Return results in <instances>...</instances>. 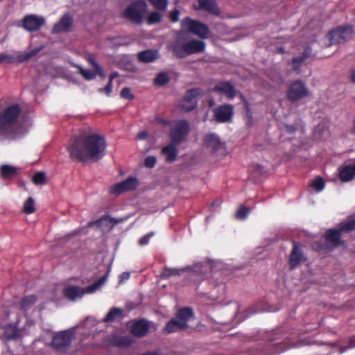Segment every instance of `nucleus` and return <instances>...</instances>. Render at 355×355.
Here are the masks:
<instances>
[{
  "instance_id": "nucleus-1",
  "label": "nucleus",
  "mask_w": 355,
  "mask_h": 355,
  "mask_svg": "<svg viewBox=\"0 0 355 355\" xmlns=\"http://www.w3.org/2000/svg\"><path fill=\"white\" fill-rule=\"evenodd\" d=\"M105 149L104 137L94 132L83 134L78 138L72 139L68 147L71 157L83 162L101 159Z\"/></svg>"
},
{
  "instance_id": "nucleus-2",
  "label": "nucleus",
  "mask_w": 355,
  "mask_h": 355,
  "mask_svg": "<svg viewBox=\"0 0 355 355\" xmlns=\"http://www.w3.org/2000/svg\"><path fill=\"white\" fill-rule=\"evenodd\" d=\"M21 111L18 103L8 105L0 111V135L14 137L27 131L19 122Z\"/></svg>"
},
{
  "instance_id": "nucleus-3",
  "label": "nucleus",
  "mask_w": 355,
  "mask_h": 355,
  "mask_svg": "<svg viewBox=\"0 0 355 355\" xmlns=\"http://www.w3.org/2000/svg\"><path fill=\"white\" fill-rule=\"evenodd\" d=\"M185 33L181 32L178 34V38L172 45L173 53L179 58H183L186 55L198 53L204 51L205 43L203 41L192 40L184 43L183 39Z\"/></svg>"
},
{
  "instance_id": "nucleus-4",
  "label": "nucleus",
  "mask_w": 355,
  "mask_h": 355,
  "mask_svg": "<svg viewBox=\"0 0 355 355\" xmlns=\"http://www.w3.org/2000/svg\"><path fill=\"white\" fill-rule=\"evenodd\" d=\"M193 317V312L189 308L182 309L176 314V317L167 322L165 331L173 333L188 327V322Z\"/></svg>"
},
{
  "instance_id": "nucleus-5",
  "label": "nucleus",
  "mask_w": 355,
  "mask_h": 355,
  "mask_svg": "<svg viewBox=\"0 0 355 355\" xmlns=\"http://www.w3.org/2000/svg\"><path fill=\"white\" fill-rule=\"evenodd\" d=\"M107 275H104L97 282L86 288L69 286L63 290L64 295L71 301L80 299L85 294H91L98 290L105 282Z\"/></svg>"
},
{
  "instance_id": "nucleus-6",
  "label": "nucleus",
  "mask_w": 355,
  "mask_h": 355,
  "mask_svg": "<svg viewBox=\"0 0 355 355\" xmlns=\"http://www.w3.org/2000/svg\"><path fill=\"white\" fill-rule=\"evenodd\" d=\"M191 130L190 125L186 120H178L171 126L169 137L172 141L176 144L182 143Z\"/></svg>"
},
{
  "instance_id": "nucleus-7",
  "label": "nucleus",
  "mask_w": 355,
  "mask_h": 355,
  "mask_svg": "<svg viewBox=\"0 0 355 355\" xmlns=\"http://www.w3.org/2000/svg\"><path fill=\"white\" fill-rule=\"evenodd\" d=\"M147 11V4L144 0L131 3L124 11V17L135 23H140Z\"/></svg>"
},
{
  "instance_id": "nucleus-8",
  "label": "nucleus",
  "mask_w": 355,
  "mask_h": 355,
  "mask_svg": "<svg viewBox=\"0 0 355 355\" xmlns=\"http://www.w3.org/2000/svg\"><path fill=\"white\" fill-rule=\"evenodd\" d=\"M355 35L354 28L351 26L337 28L331 31L327 37L330 45L344 43L351 40Z\"/></svg>"
},
{
  "instance_id": "nucleus-9",
  "label": "nucleus",
  "mask_w": 355,
  "mask_h": 355,
  "mask_svg": "<svg viewBox=\"0 0 355 355\" xmlns=\"http://www.w3.org/2000/svg\"><path fill=\"white\" fill-rule=\"evenodd\" d=\"M182 27L184 31L192 33L202 39L209 37V30L207 25L189 17L182 20Z\"/></svg>"
},
{
  "instance_id": "nucleus-10",
  "label": "nucleus",
  "mask_w": 355,
  "mask_h": 355,
  "mask_svg": "<svg viewBox=\"0 0 355 355\" xmlns=\"http://www.w3.org/2000/svg\"><path fill=\"white\" fill-rule=\"evenodd\" d=\"M202 94V89L199 88L189 90L179 103L180 110L187 112L193 110L197 105V98Z\"/></svg>"
},
{
  "instance_id": "nucleus-11",
  "label": "nucleus",
  "mask_w": 355,
  "mask_h": 355,
  "mask_svg": "<svg viewBox=\"0 0 355 355\" xmlns=\"http://www.w3.org/2000/svg\"><path fill=\"white\" fill-rule=\"evenodd\" d=\"M355 230V219L340 224L339 229H330L327 231L325 237L329 243L336 244L340 239V233L342 232H349Z\"/></svg>"
},
{
  "instance_id": "nucleus-12",
  "label": "nucleus",
  "mask_w": 355,
  "mask_h": 355,
  "mask_svg": "<svg viewBox=\"0 0 355 355\" xmlns=\"http://www.w3.org/2000/svg\"><path fill=\"white\" fill-rule=\"evenodd\" d=\"M308 94L309 91L304 83L302 81H296L291 85L288 92V98L292 101H295L306 96Z\"/></svg>"
},
{
  "instance_id": "nucleus-13",
  "label": "nucleus",
  "mask_w": 355,
  "mask_h": 355,
  "mask_svg": "<svg viewBox=\"0 0 355 355\" xmlns=\"http://www.w3.org/2000/svg\"><path fill=\"white\" fill-rule=\"evenodd\" d=\"M45 18L35 15L26 16L22 20V27L28 31H34L45 24Z\"/></svg>"
},
{
  "instance_id": "nucleus-14",
  "label": "nucleus",
  "mask_w": 355,
  "mask_h": 355,
  "mask_svg": "<svg viewBox=\"0 0 355 355\" xmlns=\"http://www.w3.org/2000/svg\"><path fill=\"white\" fill-rule=\"evenodd\" d=\"M233 114V106L230 105L219 106L214 110L215 119L219 123L230 121L232 119Z\"/></svg>"
},
{
  "instance_id": "nucleus-15",
  "label": "nucleus",
  "mask_w": 355,
  "mask_h": 355,
  "mask_svg": "<svg viewBox=\"0 0 355 355\" xmlns=\"http://www.w3.org/2000/svg\"><path fill=\"white\" fill-rule=\"evenodd\" d=\"M73 334L70 331H64L55 335L52 340V346L60 349L69 346L71 342Z\"/></svg>"
},
{
  "instance_id": "nucleus-16",
  "label": "nucleus",
  "mask_w": 355,
  "mask_h": 355,
  "mask_svg": "<svg viewBox=\"0 0 355 355\" xmlns=\"http://www.w3.org/2000/svg\"><path fill=\"white\" fill-rule=\"evenodd\" d=\"M137 186V180L135 178H130L123 182L113 185L110 192L114 194H120L123 192L135 189Z\"/></svg>"
},
{
  "instance_id": "nucleus-17",
  "label": "nucleus",
  "mask_w": 355,
  "mask_h": 355,
  "mask_svg": "<svg viewBox=\"0 0 355 355\" xmlns=\"http://www.w3.org/2000/svg\"><path fill=\"white\" fill-rule=\"evenodd\" d=\"M211 267L210 262H205L204 264L198 263L193 265L192 268H188L189 270L190 275L194 276L193 280L198 281L205 277L207 273Z\"/></svg>"
},
{
  "instance_id": "nucleus-18",
  "label": "nucleus",
  "mask_w": 355,
  "mask_h": 355,
  "mask_svg": "<svg viewBox=\"0 0 355 355\" xmlns=\"http://www.w3.org/2000/svg\"><path fill=\"white\" fill-rule=\"evenodd\" d=\"M214 91L229 99L234 98L237 94L234 86L228 82L219 83L216 85Z\"/></svg>"
},
{
  "instance_id": "nucleus-19",
  "label": "nucleus",
  "mask_w": 355,
  "mask_h": 355,
  "mask_svg": "<svg viewBox=\"0 0 355 355\" xmlns=\"http://www.w3.org/2000/svg\"><path fill=\"white\" fill-rule=\"evenodd\" d=\"M355 175V161L352 164H344L338 169V176L343 182L353 180Z\"/></svg>"
},
{
  "instance_id": "nucleus-20",
  "label": "nucleus",
  "mask_w": 355,
  "mask_h": 355,
  "mask_svg": "<svg viewBox=\"0 0 355 355\" xmlns=\"http://www.w3.org/2000/svg\"><path fill=\"white\" fill-rule=\"evenodd\" d=\"M180 144H176L171 141L170 144L162 149V153L167 162H172L176 159L178 155V146Z\"/></svg>"
},
{
  "instance_id": "nucleus-21",
  "label": "nucleus",
  "mask_w": 355,
  "mask_h": 355,
  "mask_svg": "<svg viewBox=\"0 0 355 355\" xmlns=\"http://www.w3.org/2000/svg\"><path fill=\"white\" fill-rule=\"evenodd\" d=\"M72 24V18L68 15L65 14L60 20L54 25L52 32L53 33H58L62 32L68 31Z\"/></svg>"
},
{
  "instance_id": "nucleus-22",
  "label": "nucleus",
  "mask_w": 355,
  "mask_h": 355,
  "mask_svg": "<svg viewBox=\"0 0 355 355\" xmlns=\"http://www.w3.org/2000/svg\"><path fill=\"white\" fill-rule=\"evenodd\" d=\"M203 142L206 147L211 149L213 151L218 150L223 145L219 137L214 133H210L205 135Z\"/></svg>"
},
{
  "instance_id": "nucleus-23",
  "label": "nucleus",
  "mask_w": 355,
  "mask_h": 355,
  "mask_svg": "<svg viewBox=\"0 0 355 355\" xmlns=\"http://www.w3.org/2000/svg\"><path fill=\"white\" fill-rule=\"evenodd\" d=\"M148 324L146 320H140L135 322L132 327V333L137 336H144L148 331Z\"/></svg>"
},
{
  "instance_id": "nucleus-24",
  "label": "nucleus",
  "mask_w": 355,
  "mask_h": 355,
  "mask_svg": "<svg viewBox=\"0 0 355 355\" xmlns=\"http://www.w3.org/2000/svg\"><path fill=\"white\" fill-rule=\"evenodd\" d=\"M303 254L299 248L295 244L293 245V251L290 256V267L292 269L295 268L303 260Z\"/></svg>"
},
{
  "instance_id": "nucleus-25",
  "label": "nucleus",
  "mask_w": 355,
  "mask_h": 355,
  "mask_svg": "<svg viewBox=\"0 0 355 355\" xmlns=\"http://www.w3.org/2000/svg\"><path fill=\"white\" fill-rule=\"evenodd\" d=\"M159 58V53L156 50H146L138 54L139 60L142 62H152Z\"/></svg>"
},
{
  "instance_id": "nucleus-26",
  "label": "nucleus",
  "mask_w": 355,
  "mask_h": 355,
  "mask_svg": "<svg viewBox=\"0 0 355 355\" xmlns=\"http://www.w3.org/2000/svg\"><path fill=\"white\" fill-rule=\"evenodd\" d=\"M36 302V297L35 295H27L20 300L16 305L20 311L25 312L26 310L32 307Z\"/></svg>"
},
{
  "instance_id": "nucleus-27",
  "label": "nucleus",
  "mask_w": 355,
  "mask_h": 355,
  "mask_svg": "<svg viewBox=\"0 0 355 355\" xmlns=\"http://www.w3.org/2000/svg\"><path fill=\"white\" fill-rule=\"evenodd\" d=\"M200 8L214 15H218L219 10L214 0H198Z\"/></svg>"
},
{
  "instance_id": "nucleus-28",
  "label": "nucleus",
  "mask_w": 355,
  "mask_h": 355,
  "mask_svg": "<svg viewBox=\"0 0 355 355\" xmlns=\"http://www.w3.org/2000/svg\"><path fill=\"white\" fill-rule=\"evenodd\" d=\"M1 175L3 178H10L17 173V168L10 165H2L0 168Z\"/></svg>"
},
{
  "instance_id": "nucleus-29",
  "label": "nucleus",
  "mask_w": 355,
  "mask_h": 355,
  "mask_svg": "<svg viewBox=\"0 0 355 355\" xmlns=\"http://www.w3.org/2000/svg\"><path fill=\"white\" fill-rule=\"evenodd\" d=\"M122 310L119 308H112L103 318V321L105 322H112L117 318L122 317Z\"/></svg>"
},
{
  "instance_id": "nucleus-30",
  "label": "nucleus",
  "mask_w": 355,
  "mask_h": 355,
  "mask_svg": "<svg viewBox=\"0 0 355 355\" xmlns=\"http://www.w3.org/2000/svg\"><path fill=\"white\" fill-rule=\"evenodd\" d=\"M76 67L78 69L80 73L82 76L87 80H91L94 79L96 77L98 73L96 71H94L90 69H86L81 67L80 65H76Z\"/></svg>"
},
{
  "instance_id": "nucleus-31",
  "label": "nucleus",
  "mask_w": 355,
  "mask_h": 355,
  "mask_svg": "<svg viewBox=\"0 0 355 355\" xmlns=\"http://www.w3.org/2000/svg\"><path fill=\"white\" fill-rule=\"evenodd\" d=\"M19 334L16 325L9 324L4 329V336L9 340L15 338Z\"/></svg>"
},
{
  "instance_id": "nucleus-32",
  "label": "nucleus",
  "mask_w": 355,
  "mask_h": 355,
  "mask_svg": "<svg viewBox=\"0 0 355 355\" xmlns=\"http://www.w3.org/2000/svg\"><path fill=\"white\" fill-rule=\"evenodd\" d=\"M311 49L308 47L306 48L304 52L302 57H297L293 59V65L295 70H298V67L300 64L307 58H309L311 54Z\"/></svg>"
},
{
  "instance_id": "nucleus-33",
  "label": "nucleus",
  "mask_w": 355,
  "mask_h": 355,
  "mask_svg": "<svg viewBox=\"0 0 355 355\" xmlns=\"http://www.w3.org/2000/svg\"><path fill=\"white\" fill-rule=\"evenodd\" d=\"M114 344L117 347H128L132 343V340L129 336H118L114 340Z\"/></svg>"
},
{
  "instance_id": "nucleus-34",
  "label": "nucleus",
  "mask_w": 355,
  "mask_h": 355,
  "mask_svg": "<svg viewBox=\"0 0 355 355\" xmlns=\"http://www.w3.org/2000/svg\"><path fill=\"white\" fill-rule=\"evenodd\" d=\"M310 185L316 192H320L324 189L325 183L322 178L317 177L311 182Z\"/></svg>"
},
{
  "instance_id": "nucleus-35",
  "label": "nucleus",
  "mask_w": 355,
  "mask_h": 355,
  "mask_svg": "<svg viewBox=\"0 0 355 355\" xmlns=\"http://www.w3.org/2000/svg\"><path fill=\"white\" fill-rule=\"evenodd\" d=\"M24 212L26 214H30L35 211V200L32 197H29L24 203Z\"/></svg>"
},
{
  "instance_id": "nucleus-36",
  "label": "nucleus",
  "mask_w": 355,
  "mask_h": 355,
  "mask_svg": "<svg viewBox=\"0 0 355 355\" xmlns=\"http://www.w3.org/2000/svg\"><path fill=\"white\" fill-rule=\"evenodd\" d=\"M169 75L166 72L159 73L155 80V83L157 85L162 86L166 84L169 81Z\"/></svg>"
},
{
  "instance_id": "nucleus-37",
  "label": "nucleus",
  "mask_w": 355,
  "mask_h": 355,
  "mask_svg": "<svg viewBox=\"0 0 355 355\" xmlns=\"http://www.w3.org/2000/svg\"><path fill=\"white\" fill-rule=\"evenodd\" d=\"M250 211V208L241 205L235 214V217L239 220H244L247 218Z\"/></svg>"
},
{
  "instance_id": "nucleus-38",
  "label": "nucleus",
  "mask_w": 355,
  "mask_h": 355,
  "mask_svg": "<svg viewBox=\"0 0 355 355\" xmlns=\"http://www.w3.org/2000/svg\"><path fill=\"white\" fill-rule=\"evenodd\" d=\"M37 50L32 51L31 52H25L19 53L15 57V62H23L30 59L32 56L35 55L37 53Z\"/></svg>"
},
{
  "instance_id": "nucleus-39",
  "label": "nucleus",
  "mask_w": 355,
  "mask_h": 355,
  "mask_svg": "<svg viewBox=\"0 0 355 355\" xmlns=\"http://www.w3.org/2000/svg\"><path fill=\"white\" fill-rule=\"evenodd\" d=\"M148 1L156 8L160 10H166L168 6L167 0H148Z\"/></svg>"
},
{
  "instance_id": "nucleus-40",
  "label": "nucleus",
  "mask_w": 355,
  "mask_h": 355,
  "mask_svg": "<svg viewBox=\"0 0 355 355\" xmlns=\"http://www.w3.org/2000/svg\"><path fill=\"white\" fill-rule=\"evenodd\" d=\"M35 184H44L46 183V175L44 172H38L32 178Z\"/></svg>"
},
{
  "instance_id": "nucleus-41",
  "label": "nucleus",
  "mask_w": 355,
  "mask_h": 355,
  "mask_svg": "<svg viewBox=\"0 0 355 355\" xmlns=\"http://www.w3.org/2000/svg\"><path fill=\"white\" fill-rule=\"evenodd\" d=\"M87 60L93 66L95 71H96V72L98 73V75H99L103 78H105V73L101 66L96 62L94 57L89 56Z\"/></svg>"
},
{
  "instance_id": "nucleus-42",
  "label": "nucleus",
  "mask_w": 355,
  "mask_h": 355,
  "mask_svg": "<svg viewBox=\"0 0 355 355\" xmlns=\"http://www.w3.org/2000/svg\"><path fill=\"white\" fill-rule=\"evenodd\" d=\"M162 16L161 15L157 12H151L148 17V23L149 24H153L158 23L161 21Z\"/></svg>"
},
{
  "instance_id": "nucleus-43",
  "label": "nucleus",
  "mask_w": 355,
  "mask_h": 355,
  "mask_svg": "<svg viewBox=\"0 0 355 355\" xmlns=\"http://www.w3.org/2000/svg\"><path fill=\"white\" fill-rule=\"evenodd\" d=\"M1 60L3 62L11 64L15 62V56L7 53H0Z\"/></svg>"
},
{
  "instance_id": "nucleus-44",
  "label": "nucleus",
  "mask_w": 355,
  "mask_h": 355,
  "mask_svg": "<svg viewBox=\"0 0 355 355\" xmlns=\"http://www.w3.org/2000/svg\"><path fill=\"white\" fill-rule=\"evenodd\" d=\"M121 96L123 98L128 100H132L134 98V96L131 92V89L128 87H125L121 90Z\"/></svg>"
},
{
  "instance_id": "nucleus-45",
  "label": "nucleus",
  "mask_w": 355,
  "mask_h": 355,
  "mask_svg": "<svg viewBox=\"0 0 355 355\" xmlns=\"http://www.w3.org/2000/svg\"><path fill=\"white\" fill-rule=\"evenodd\" d=\"M179 272L180 270L175 268H166L162 273V276L168 278L171 276L179 275Z\"/></svg>"
},
{
  "instance_id": "nucleus-46",
  "label": "nucleus",
  "mask_w": 355,
  "mask_h": 355,
  "mask_svg": "<svg viewBox=\"0 0 355 355\" xmlns=\"http://www.w3.org/2000/svg\"><path fill=\"white\" fill-rule=\"evenodd\" d=\"M156 157L154 156H148L144 160V164L146 167L153 168L156 164Z\"/></svg>"
},
{
  "instance_id": "nucleus-47",
  "label": "nucleus",
  "mask_w": 355,
  "mask_h": 355,
  "mask_svg": "<svg viewBox=\"0 0 355 355\" xmlns=\"http://www.w3.org/2000/svg\"><path fill=\"white\" fill-rule=\"evenodd\" d=\"M154 235L153 232H150L148 234L145 235L142 238H141L139 241V243L141 245H144L148 243L150 239Z\"/></svg>"
},
{
  "instance_id": "nucleus-48",
  "label": "nucleus",
  "mask_w": 355,
  "mask_h": 355,
  "mask_svg": "<svg viewBox=\"0 0 355 355\" xmlns=\"http://www.w3.org/2000/svg\"><path fill=\"white\" fill-rule=\"evenodd\" d=\"M112 83L109 82L105 88H98V91L100 93L105 92L107 96H110L112 92Z\"/></svg>"
},
{
  "instance_id": "nucleus-49",
  "label": "nucleus",
  "mask_w": 355,
  "mask_h": 355,
  "mask_svg": "<svg viewBox=\"0 0 355 355\" xmlns=\"http://www.w3.org/2000/svg\"><path fill=\"white\" fill-rule=\"evenodd\" d=\"M300 126V123H297L295 125H285V131L288 133L292 134Z\"/></svg>"
},
{
  "instance_id": "nucleus-50",
  "label": "nucleus",
  "mask_w": 355,
  "mask_h": 355,
  "mask_svg": "<svg viewBox=\"0 0 355 355\" xmlns=\"http://www.w3.org/2000/svg\"><path fill=\"white\" fill-rule=\"evenodd\" d=\"M180 11L178 10H174L169 14L170 19L172 21H178L179 19Z\"/></svg>"
},
{
  "instance_id": "nucleus-51",
  "label": "nucleus",
  "mask_w": 355,
  "mask_h": 355,
  "mask_svg": "<svg viewBox=\"0 0 355 355\" xmlns=\"http://www.w3.org/2000/svg\"><path fill=\"white\" fill-rule=\"evenodd\" d=\"M130 273L128 272H123L119 275V282L123 283L130 278Z\"/></svg>"
},
{
  "instance_id": "nucleus-52",
  "label": "nucleus",
  "mask_w": 355,
  "mask_h": 355,
  "mask_svg": "<svg viewBox=\"0 0 355 355\" xmlns=\"http://www.w3.org/2000/svg\"><path fill=\"white\" fill-rule=\"evenodd\" d=\"M147 137H148V133L146 131H142V132H139V135H137V138L140 140L145 139L147 138Z\"/></svg>"
},
{
  "instance_id": "nucleus-53",
  "label": "nucleus",
  "mask_w": 355,
  "mask_h": 355,
  "mask_svg": "<svg viewBox=\"0 0 355 355\" xmlns=\"http://www.w3.org/2000/svg\"><path fill=\"white\" fill-rule=\"evenodd\" d=\"M118 76H119V73H117V72H113V73H111V75H110V80H109V82L112 83V80H113L114 78H116V77H118Z\"/></svg>"
},
{
  "instance_id": "nucleus-54",
  "label": "nucleus",
  "mask_w": 355,
  "mask_h": 355,
  "mask_svg": "<svg viewBox=\"0 0 355 355\" xmlns=\"http://www.w3.org/2000/svg\"><path fill=\"white\" fill-rule=\"evenodd\" d=\"M232 306L234 308V309L235 310L236 312H238L239 310V308H240V305L239 304V303L237 302H234L232 304Z\"/></svg>"
},
{
  "instance_id": "nucleus-55",
  "label": "nucleus",
  "mask_w": 355,
  "mask_h": 355,
  "mask_svg": "<svg viewBox=\"0 0 355 355\" xmlns=\"http://www.w3.org/2000/svg\"><path fill=\"white\" fill-rule=\"evenodd\" d=\"M157 121L160 123V124H163V125H166V124H168L169 122L167 121H164L162 119H157Z\"/></svg>"
},
{
  "instance_id": "nucleus-56",
  "label": "nucleus",
  "mask_w": 355,
  "mask_h": 355,
  "mask_svg": "<svg viewBox=\"0 0 355 355\" xmlns=\"http://www.w3.org/2000/svg\"><path fill=\"white\" fill-rule=\"evenodd\" d=\"M159 353L157 352H148V353H146V354H141V355H158Z\"/></svg>"
},
{
  "instance_id": "nucleus-57",
  "label": "nucleus",
  "mask_w": 355,
  "mask_h": 355,
  "mask_svg": "<svg viewBox=\"0 0 355 355\" xmlns=\"http://www.w3.org/2000/svg\"><path fill=\"white\" fill-rule=\"evenodd\" d=\"M351 78L352 81L355 83V71L352 73Z\"/></svg>"
},
{
  "instance_id": "nucleus-58",
  "label": "nucleus",
  "mask_w": 355,
  "mask_h": 355,
  "mask_svg": "<svg viewBox=\"0 0 355 355\" xmlns=\"http://www.w3.org/2000/svg\"><path fill=\"white\" fill-rule=\"evenodd\" d=\"M81 230H82V229H81V230H80V229L76 230L72 233V234H73V235H76V234H79V232H80Z\"/></svg>"
},
{
  "instance_id": "nucleus-59",
  "label": "nucleus",
  "mask_w": 355,
  "mask_h": 355,
  "mask_svg": "<svg viewBox=\"0 0 355 355\" xmlns=\"http://www.w3.org/2000/svg\"><path fill=\"white\" fill-rule=\"evenodd\" d=\"M278 51H279L281 53H284V49H283V48H282V47H281V48H279V49H278Z\"/></svg>"
},
{
  "instance_id": "nucleus-60",
  "label": "nucleus",
  "mask_w": 355,
  "mask_h": 355,
  "mask_svg": "<svg viewBox=\"0 0 355 355\" xmlns=\"http://www.w3.org/2000/svg\"><path fill=\"white\" fill-rule=\"evenodd\" d=\"M345 351V348H340V354H343Z\"/></svg>"
},
{
  "instance_id": "nucleus-61",
  "label": "nucleus",
  "mask_w": 355,
  "mask_h": 355,
  "mask_svg": "<svg viewBox=\"0 0 355 355\" xmlns=\"http://www.w3.org/2000/svg\"><path fill=\"white\" fill-rule=\"evenodd\" d=\"M105 220H106V219H102V220H98L96 223H103V222H104Z\"/></svg>"
}]
</instances>
